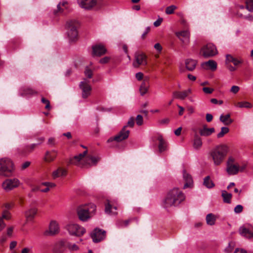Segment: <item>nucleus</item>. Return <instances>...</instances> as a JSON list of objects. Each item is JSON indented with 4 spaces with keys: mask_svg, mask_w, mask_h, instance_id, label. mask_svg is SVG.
Masks as SVG:
<instances>
[{
    "mask_svg": "<svg viewBox=\"0 0 253 253\" xmlns=\"http://www.w3.org/2000/svg\"><path fill=\"white\" fill-rule=\"evenodd\" d=\"M146 56L143 53L137 52L134 55V60L133 62V66L135 68L138 67L140 65L147 64Z\"/></svg>",
    "mask_w": 253,
    "mask_h": 253,
    "instance_id": "12",
    "label": "nucleus"
},
{
    "mask_svg": "<svg viewBox=\"0 0 253 253\" xmlns=\"http://www.w3.org/2000/svg\"><path fill=\"white\" fill-rule=\"evenodd\" d=\"M106 236V232L98 228L94 230L91 237L93 241L95 243L99 242L103 240Z\"/></svg>",
    "mask_w": 253,
    "mask_h": 253,
    "instance_id": "13",
    "label": "nucleus"
},
{
    "mask_svg": "<svg viewBox=\"0 0 253 253\" xmlns=\"http://www.w3.org/2000/svg\"><path fill=\"white\" fill-rule=\"evenodd\" d=\"M177 8V7L174 5H171L167 7L166 9V13L167 14H171L173 13L174 10Z\"/></svg>",
    "mask_w": 253,
    "mask_h": 253,
    "instance_id": "45",
    "label": "nucleus"
},
{
    "mask_svg": "<svg viewBox=\"0 0 253 253\" xmlns=\"http://www.w3.org/2000/svg\"><path fill=\"white\" fill-rule=\"evenodd\" d=\"M215 131L213 127L208 128L206 126H204L203 128L200 130V134L201 136H208L211 135Z\"/></svg>",
    "mask_w": 253,
    "mask_h": 253,
    "instance_id": "31",
    "label": "nucleus"
},
{
    "mask_svg": "<svg viewBox=\"0 0 253 253\" xmlns=\"http://www.w3.org/2000/svg\"><path fill=\"white\" fill-rule=\"evenodd\" d=\"M243 206L241 205H238L235 207V208L234 209V211L236 213H241L243 211Z\"/></svg>",
    "mask_w": 253,
    "mask_h": 253,
    "instance_id": "51",
    "label": "nucleus"
},
{
    "mask_svg": "<svg viewBox=\"0 0 253 253\" xmlns=\"http://www.w3.org/2000/svg\"><path fill=\"white\" fill-rule=\"evenodd\" d=\"M154 48L159 52L161 51L162 47L159 43H157L154 45Z\"/></svg>",
    "mask_w": 253,
    "mask_h": 253,
    "instance_id": "63",
    "label": "nucleus"
},
{
    "mask_svg": "<svg viewBox=\"0 0 253 253\" xmlns=\"http://www.w3.org/2000/svg\"><path fill=\"white\" fill-rule=\"evenodd\" d=\"M67 5V2L65 1H63L59 3L57 5V9L54 11V14L55 15H58L59 14L62 13L64 11V9L61 8V6L64 7L65 8H66Z\"/></svg>",
    "mask_w": 253,
    "mask_h": 253,
    "instance_id": "35",
    "label": "nucleus"
},
{
    "mask_svg": "<svg viewBox=\"0 0 253 253\" xmlns=\"http://www.w3.org/2000/svg\"><path fill=\"white\" fill-rule=\"evenodd\" d=\"M216 218L212 213H209L206 216V222L210 225H213L215 224Z\"/></svg>",
    "mask_w": 253,
    "mask_h": 253,
    "instance_id": "36",
    "label": "nucleus"
},
{
    "mask_svg": "<svg viewBox=\"0 0 253 253\" xmlns=\"http://www.w3.org/2000/svg\"><path fill=\"white\" fill-rule=\"evenodd\" d=\"M236 106L239 108H250L252 106L249 102L242 101L237 103Z\"/></svg>",
    "mask_w": 253,
    "mask_h": 253,
    "instance_id": "41",
    "label": "nucleus"
},
{
    "mask_svg": "<svg viewBox=\"0 0 253 253\" xmlns=\"http://www.w3.org/2000/svg\"><path fill=\"white\" fill-rule=\"evenodd\" d=\"M67 241L61 240L57 242L53 248L54 253H63L67 248Z\"/></svg>",
    "mask_w": 253,
    "mask_h": 253,
    "instance_id": "17",
    "label": "nucleus"
},
{
    "mask_svg": "<svg viewBox=\"0 0 253 253\" xmlns=\"http://www.w3.org/2000/svg\"><path fill=\"white\" fill-rule=\"evenodd\" d=\"M87 153V150H85L83 153L75 156L70 159V163L81 167L95 165L99 159L92 156L85 157Z\"/></svg>",
    "mask_w": 253,
    "mask_h": 253,
    "instance_id": "2",
    "label": "nucleus"
},
{
    "mask_svg": "<svg viewBox=\"0 0 253 253\" xmlns=\"http://www.w3.org/2000/svg\"><path fill=\"white\" fill-rule=\"evenodd\" d=\"M222 197L223 199V201L224 203H231V199L232 198V194L230 193H228L226 191H222Z\"/></svg>",
    "mask_w": 253,
    "mask_h": 253,
    "instance_id": "38",
    "label": "nucleus"
},
{
    "mask_svg": "<svg viewBox=\"0 0 253 253\" xmlns=\"http://www.w3.org/2000/svg\"><path fill=\"white\" fill-rule=\"evenodd\" d=\"M148 80V78H145L140 86L139 91L141 95H144L148 91L149 88Z\"/></svg>",
    "mask_w": 253,
    "mask_h": 253,
    "instance_id": "30",
    "label": "nucleus"
},
{
    "mask_svg": "<svg viewBox=\"0 0 253 253\" xmlns=\"http://www.w3.org/2000/svg\"><path fill=\"white\" fill-rule=\"evenodd\" d=\"M127 126H125L120 132L116 135L113 138H110L108 141H112L115 140L117 142H121L127 139L129 136L130 131L126 129Z\"/></svg>",
    "mask_w": 253,
    "mask_h": 253,
    "instance_id": "11",
    "label": "nucleus"
},
{
    "mask_svg": "<svg viewBox=\"0 0 253 253\" xmlns=\"http://www.w3.org/2000/svg\"><path fill=\"white\" fill-rule=\"evenodd\" d=\"M31 163L30 162L27 161L23 163L21 165V169H25L27 168L30 165Z\"/></svg>",
    "mask_w": 253,
    "mask_h": 253,
    "instance_id": "61",
    "label": "nucleus"
},
{
    "mask_svg": "<svg viewBox=\"0 0 253 253\" xmlns=\"http://www.w3.org/2000/svg\"><path fill=\"white\" fill-rule=\"evenodd\" d=\"M240 89V87L238 86L233 85L231 87L230 91L232 93L236 94L237 93Z\"/></svg>",
    "mask_w": 253,
    "mask_h": 253,
    "instance_id": "55",
    "label": "nucleus"
},
{
    "mask_svg": "<svg viewBox=\"0 0 253 253\" xmlns=\"http://www.w3.org/2000/svg\"><path fill=\"white\" fill-rule=\"evenodd\" d=\"M67 228L70 234L77 236H81L85 232V229L84 227L75 223L68 224Z\"/></svg>",
    "mask_w": 253,
    "mask_h": 253,
    "instance_id": "9",
    "label": "nucleus"
},
{
    "mask_svg": "<svg viewBox=\"0 0 253 253\" xmlns=\"http://www.w3.org/2000/svg\"><path fill=\"white\" fill-rule=\"evenodd\" d=\"M59 231V226L58 222L55 220L50 222L49 226V234L54 235L57 234Z\"/></svg>",
    "mask_w": 253,
    "mask_h": 253,
    "instance_id": "23",
    "label": "nucleus"
},
{
    "mask_svg": "<svg viewBox=\"0 0 253 253\" xmlns=\"http://www.w3.org/2000/svg\"><path fill=\"white\" fill-rule=\"evenodd\" d=\"M136 123L138 126H141L143 123V117L140 115H138L136 118Z\"/></svg>",
    "mask_w": 253,
    "mask_h": 253,
    "instance_id": "50",
    "label": "nucleus"
},
{
    "mask_svg": "<svg viewBox=\"0 0 253 253\" xmlns=\"http://www.w3.org/2000/svg\"><path fill=\"white\" fill-rule=\"evenodd\" d=\"M117 210V204H116L113 207L111 204V202L109 200L105 205V212L108 214H112L116 215L117 214L116 211Z\"/></svg>",
    "mask_w": 253,
    "mask_h": 253,
    "instance_id": "27",
    "label": "nucleus"
},
{
    "mask_svg": "<svg viewBox=\"0 0 253 253\" xmlns=\"http://www.w3.org/2000/svg\"><path fill=\"white\" fill-rule=\"evenodd\" d=\"M38 94V92L31 87H24L21 89L20 95L25 96L27 95H34Z\"/></svg>",
    "mask_w": 253,
    "mask_h": 253,
    "instance_id": "28",
    "label": "nucleus"
},
{
    "mask_svg": "<svg viewBox=\"0 0 253 253\" xmlns=\"http://www.w3.org/2000/svg\"><path fill=\"white\" fill-rule=\"evenodd\" d=\"M202 139L198 135H195L193 141V147L195 149H199L202 147Z\"/></svg>",
    "mask_w": 253,
    "mask_h": 253,
    "instance_id": "34",
    "label": "nucleus"
},
{
    "mask_svg": "<svg viewBox=\"0 0 253 253\" xmlns=\"http://www.w3.org/2000/svg\"><path fill=\"white\" fill-rule=\"evenodd\" d=\"M185 198L180 190L174 188L168 192L164 201V206L165 208L177 206L185 200Z\"/></svg>",
    "mask_w": 253,
    "mask_h": 253,
    "instance_id": "1",
    "label": "nucleus"
},
{
    "mask_svg": "<svg viewBox=\"0 0 253 253\" xmlns=\"http://www.w3.org/2000/svg\"><path fill=\"white\" fill-rule=\"evenodd\" d=\"M235 159L233 157H229L227 161L226 166L236 164Z\"/></svg>",
    "mask_w": 253,
    "mask_h": 253,
    "instance_id": "54",
    "label": "nucleus"
},
{
    "mask_svg": "<svg viewBox=\"0 0 253 253\" xmlns=\"http://www.w3.org/2000/svg\"><path fill=\"white\" fill-rule=\"evenodd\" d=\"M203 55L205 57H209L215 55L217 53V50L214 45L209 43L204 46L202 50Z\"/></svg>",
    "mask_w": 253,
    "mask_h": 253,
    "instance_id": "10",
    "label": "nucleus"
},
{
    "mask_svg": "<svg viewBox=\"0 0 253 253\" xmlns=\"http://www.w3.org/2000/svg\"><path fill=\"white\" fill-rule=\"evenodd\" d=\"M183 177L185 182L183 188L185 189L191 187L193 184V179L191 175L187 173L185 170H183Z\"/></svg>",
    "mask_w": 253,
    "mask_h": 253,
    "instance_id": "22",
    "label": "nucleus"
},
{
    "mask_svg": "<svg viewBox=\"0 0 253 253\" xmlns=\"http://www.w3.org/2000/svg\"><path fill=\"white\" fill-rule=\"evenodd\" d=\"M93 55L100 56L106 52V49L102 45H96L92 46Z\"/></svg>",
    "mask_w": 253,
    "mask_h": 253,
    "instance_id": "20",
    "label": "nucleus"
},
{
    "mask_svg": "<svg viewBox=\"0 0 253 253\" xmlns=\"http://www.w3.org/2000/svg\"><path fill=\"white\" fill-rule=\"evenodd\" d=\"M96 206L94 204L90 203L87 205H81L77 209V214L80 220L86 221L94 213Z\"/></svg>",
    "mask_w": 253,
    "mask_h": 253,
    "instance_id": "4",
    "label": "nucleus"
},
{
    "mask_svg": "<svg viewBox=\"0 0 253 253\" xmlns=\"http://www.w3.org/2000/svg\"><path fill=\"white\" fill-rule=\"evenodd\" d=\"M226 171L229 175H236L240 171V166L238 164L226 166Z\"/></svg>",
    "mask_w": 253,
    "mask_h": 253,
    "instance_id": "21",
    "label": "nucleus"
},
{
    "mask_svg": "<svg viewBox=\"0 0 253 253\" xmlns=\"http://www.w3.org/2000/svg\"><path fill=\"white\" fill-rule=\"evenodd\" d=\"M38 210L36 208L32 207L25 212V216L27 222H32L37 214Z\"/></svg>",
    "mask_w": 253,
    "mask_h": 253,
    "instance_id": "16",
    "label": "nucleus"
},
{
    "mask_svg": "<svg viewBox=\"0 0 253 253\" xmlns=\"http://www.w3.org/2000/svg\"><path fill=\"white\" fill-rule=\"evenodd\" d=\"M176 36L185 44H188L190 42V32L188 30L178 32L176 33Z\"/></svg>",
    "mask_w": 253,
    "mask_h": 253,
    "instance_id": "18",
    "label": "nucleus"
},
{
    "mask_svg": "<svg viewBox=\"0 0 253 253\" xmlns=\"http://www.w3.org/2000/svg\"><path fill=\"white\" fill-rule=\"evenodd\" d=\"M97 0H78V3L81 7L87 10H90L95 6Z\"/></svg>",
    "mask_w": 253,
    "mask_h": 253,
    "instance_id": "14",
    "label": "nucleus"
},
{
    "mask_svg": "<svg viewBox=\"0 0 253 253\" xmlns=\"http://www.w3.org/2000/svg\"><path fill=\"white\" fill-rule=\"evenodd\" d=\"M135 77L138 81H141L143 79V74L141 72L137 73L135 74Z\"/></svg>",
    "mask_w": 253,
    "mask_h": 253,
    "instance_id": "58",
    "label": "nucleus"
},
{
    "mask_svg": "<svg viewBox=\"0 0 253 253\" xmlns=\"http://www.w3.org/2000/svg\"><path fill=\"white\" fill-rule=\"evenodd\" d=\"M66 171L65 169L61 168H59L57 170L54 171L52 173L53 177L57 178L60 176L66 175Z\"/></svg>",
    "mask_w": 253,
    "mask_h": 253,
    "instance_id": "37",
    "label": "nucleus"
},
{
    "mask_svg": "<svg viewBox=\"0 0 253 253\" xmlns=\"http://www.w3.org/2000/svg\"><path fill=\"white\" fill-rule=\"evenodd\" d=\"M20 185V181L17 178L6 179L2 183L1 186L4 191L8 192Z\"/></svg>",
    "mask_w": 253,
    "mask_h": 253,
    "instance_id": "7",
    "label": "nucleus"
},
{
    "mask_svg": "<svg viewBox=\"0 0 253 253\" xmlns=\"http://www.w3.org/2000/svg\"><path fill=\"white\" fill-rule=\"evenodd\" d=\"M185 63L186 69L191 71L195 69L197 64V61L191 59H188L185 60Z\"/></svg>",
    "mask_w": 253,
    "mask_h": 253,
    "instance_id": "32",
    "label": "nucleus"
},
{
    "mask_svg": "<svg viewBox=\"0 0 253 253\" xmlns=\"http://www.w3.org/2000/svg\"><path fill=\"white\" fill-rule=\"evenodd\" d=\"M11 213L7 210H5L2 211L1 216H0V218L3 219L9 220L11 218Z\"/></svg>",
    "mask_w": 253,
    "mask_h": 253,
    "instance_id": "42",
    "label": "nucleus"
},
{
    "mask_svg": "<svg viewBox=\"0 0 253 253\" xmlns=\"http://www.w3.org/2000/svg\"><path fill=\"white\" fill-rule=\"evenodd\" d=\"M219 120L225 125H229L233 122V120L231 119L230 115L229 114L225 115H224L223 114L221 115Z\"/></svg>",
    "mask_w": 253,
    "mask_h": 253,
    "instance_id": "33",
    "label": "nucleus"
},
{
    "mask_svg": "<svg viewBox=\"0 0 253 253\" xmlns=\"http://www.w3.org/2000/svg\"><path fill=\"white\" fill-rule=\"evenodd\" d=\"M84 74L88 79H90L92 77V71L86 67L84 71Z\"/></svg>",
    "mask_w": 253,
    "mask_h": 253,
    "instance_id": "49",
    "label": "nucleus"
},
{
    "mask_svg": "<svg viewBox=\"0 0 253 253\" xmlns=\"http://www.w3.org/2000/svg\"><path fill=\"white\" fill-rule=\"evenodd\" d=\"M80 89L82 90V96L84 99L87 98L91 94L92 87L89 84V81L84 79L79 84Z\"/></svg>",
    "mask_w": 253,
    "mask_h": 253,
    "instance_id": "8",
    "label": "nucleus"
},
{
    "mask_svg": "<svg viewBox=\"0 0 253 253\" xmlns=\"http://www.w3.org/2000/svg\"><path fill=\"white\" fill-rule=\"evenodd\" d=\"M130 221V219L121 221L120 222V226H126L128 225V224H129Z\"/></svg>",
    "mask_w": 253,
    "mask_h": 253,
    "instance_id": "60",
    "label": "nucleus"
},
{
    "mask_svg": "<svg viewBox=\"0 0 253 253\" xmlns=\"http://www.w3.org/2000/svg\"><path fill=\"white\" fill-rule=\"evenodd\" d=\"M203 184L208 188H212L214 186L213 182L211 180L209 176L205 177Z\"/></svg>",
    "mask_w": 253,
    "mask_h": 253,
    "instance_id": "40",
    "label": "nucleus"
},
{
    "mask_svg": "<svg viewBox=\"0 0 253 253\" xmlns=\"http://www.w3.org/2000/svg\"><path fill=\"white\" fill-rule=\"evenodd\" d=\"M78 23L76 20H71L67 22L68 35L71 41H74L78 37L77 27Z\"/></svg>",
    "mask_w": 253,
    "mask_h": 253,
    "instance_id": "6",
    "label": "nucleus"
},
{
    "mask_svg": "<svg viewBox=\"0 0 253 253\" xmlns=\"http://www.w3.org/2000/svg\"><path fill=\"white\" fill-rule=\"evenodd\" d=\"M192 93V90L190 88L182 91H175L172 93V96L173 98L179 99L183 100L188 97Z\"/></svg>",
    "mask_w": 253,
    "mask_h": 253,
    "instance_id": "15",
    "label": "nucleus"
},
{
    "mask_svg": "<svg viewBox=\"0 0 253 253\" xmlns=\"http://www.w3.org/2000/svg\"><path fill=\"white\" fill-rule=\"evenodd\" d=\"M162 21H163V18H159L158 20H157L155 22H154V25L155 27H158L159 26H160L161 25Z\"/></svg>",
    "mask_w": 253,
    "mask_h": 253,
    "instance_id": "62",
    "label": "nucleus"
},
{
    "mask_svg": "<svg viewBox=\"0 0 253 253\" xmlns=\"http://www.w3.org/2000/svg\"><path fill=\"white\" fill-rule=\"evenodd\" d=\"M41 101L43 104H44L45 105V108L46 109L48 110L50 109L51 107L50 105V102L48 99L44 97H42Z\"/></svg>",
    "mask_w": 253,
    "mask_h": 253,
    "instance_id": "47",
    "label": "nucleus"
},
{
    "mask_svg": "<svg viewBox=\"0 0 253 253\" xmlns=\"http://www.w3.org/2000/svg\"><path fill=\"white\" fill-rule=\"evenodd\" d=\"M229 131V129L227 127H222L221 128V131L217 134V138H221Z\"/></svg>",
    "mask_w": 253,
    "mask_h": 253,
    "instance_id": "43",
    "label": "nucleus"
},
{
    "mask_svg": "<svg viewBox=\"0 0 253 253\" xmlns=\"http://www.w3.org/2000/svg\"><path fill=\"white\" fill-rule=\"evenodd\" d=\"M239 233L241 235L247 238H253V232L244 227H241L240 228Z\"/></svg>",
    "mask_w": 253,
    "mask_h": 253,
    "instance_id": "29",
    "label": "nucleus"
},
{
    "mask_svg": "<svg viewBox=\"0 0 253 253\" xmlns=\"http://www.w3.org/2000/svg\"><path fill=\"white\" fill-rule=\"evenodd\" d=\"M67 248L71 251H76L79 249V247L75 244H71L67 241Z\"/></svg>",
    "mask_w": 253,
    "mask_h": 253,
    "instance_id": "44",
    "label": "nucleus"
},
{
    "mask_svg": "<svg viewBox=\"0 0 253 253\" xmlns=\"http://www.w3.org/2000/svg\"><path fill=\"white\" fill-rule=\"evenodd\" d=\"M110 59V58L108 56H106L101 59L99 61V63L101 64H105L108 63Z\"/></svg>",
    "mask_w": 253,
    "mask_h": 253,
    "instance_id": "57",
    "label": "nucleus"
},
{
    "mask_svg": "<svg viewBox=\"0 0 253 253\" xmlns=\"http://www.w3.org/2000/svg\"><path fill=\"white\" fill-rule=\"evenodd\" d=\"M229 151L227 145L220 144L212 149L210 153L215 166L220 165L224 161Z\"/></svg>",
    "mask_w": 253,
    "mask_h": 253,
    "instance_id": "3",
    "label": "nucleus"
},
{
    "mask_svg": "<svg viewBox=\"0 0 253 253\" xmlns=\"http://www.w3.org/2000/svg\"><path fill=\"white\" fill-rule=\"evenodd\" d=\"M201 66L205 69H210L212 71H215L217 68V63L213 60H210L207 62L202 63Z\"/></svg>",
    "mask_w": 253,
    "mask_h": 253,
    "instance_id": "24",
    "label": "nucleus"
},
{
    "mask_svg": "<svg viewBox=\"0 0 253 253\" xmlns=\"http://www.w3.org/2000/svg\"><path fill=\"white\" fill-rule=\"evenodd\" d=\"M235 244L233 242H230L228 246L225 249V252L227 253H231L234 248Z\"/></svg>",
    "mask_w": 253,
    "mask_h": 253,
    "instance_id": "48",
    "label": "nucleus"
},
{
    "mask_svg": "<svg viewBox=\"0 0 253 253\" xmlns=\"http://www.w3.org/2000/svg\"><path fill=\"white\" fill-rule=\"evenodd\" d=\"M42 185L45 186L47 187H48L49 189L50 188H53L55 186V184L54 183L52 182H43L42 184Z\"/></svg>",
    "mask_w": 253,
    "mask_h": 253,
    "instance_id": "52",
    "label": "nucleus"
},
{
    "mask_svg": "<svg viewBox=\"0 0 253 253\" xmlns=\"http://www.w3.org/2000/svg\"><path fill=\"white\" fill-rule=\"evenodd\" d=\"M43 141L44 138L42 137L39 139V143L37 144H32L30 145L27 146L25 147V149L28 153H30L34 150L37 145L42 143Z\"/></svg>",
    "mask_w": 253,
    "mask_h": 253,
    "instance_id": "39",
    "label": "nucleus"
},
{
    "mask_svg": "<svg viewBox=\"0 0 253 253\" xmlns=\"http://www.w3.org/2000/svg\"><path fill=\"white\" fill-rule=\"evenodd\" d=\"M203 90L205 93L211 94L213 92V89L211 88L205 87H203Z\"/></svg>",
    "mask_w": 253,
    "mask_h": 253,
    "instance_id": "56",
    "label": "nucleus"
},
{
    "mask_svg": "<svg viewBox=\"0 0 253 253\" xmlns=\"http://www.w3.org/2000/svg\"><path fill=\"white\" fill-rule=\"evenodd\" d=\"M150 28L149 27H147L143 34L141 36V38L142 39H144L147 35V34L150 32Z\"/></svg>",
    "mask_w": 253,
    "mask_h": 253,
    "instance_id": "59",
    "label": "nucleus"
},
{
    "mask_svg": "<svg viewBox=\"0 0 253 253\" xmlns=\"http://www.w3.org/2000/svg\"><path fill=\"white\" fill-rule=\"evenodd\" d=\"M234 253H247L246 251L244 249H241L239 248H237L235 249Z\"/></svg>",
    "mask_w": 253,
    "mask_h": 253,
    "instance_id": "64",
    "label": "nucleus"
},
{
    "mask_svg": "<svg viewBox=\"0 0 253 253\" xmlns=\"http://www.w3.org/2000/svg\"><path fill=\"white\" fill-rule=\"evenodd\" d=\"M14 170V164L8 158L0 159V175L8 176Z\"/></svg>",
    "mask_w": 253,
    "mask_h": 253,
    "instance_id": "5",
    "label": "nucleus"
},
{
    "mask_svg": "<svg viewBox=\"0 0 253 253\" xmlns=\"http://www.w3.org/2000/svg\"><path fill=\"white\" fill-rule=\"evenodd\" d=\"M57 151L55 150L46 151L43 157L45 162L50 163L53 161L56 158Z\"/></svg>",
    "mask_w": 253,
    "mask_h": 253,
    "instance_id": "19",
    "label": "nucleus"
},
{
    "mask_svg": "<svg viewBox=\"0 0 253 253\" xmlns=\"http://www.w3.org/2000/svg\"><path fill=\"white\" fill-rule=\"evenodd\" d=\"M230 63H232L235 66H238L243 63V60L241 59L236 58L230 54H227L225 63L228 64Z\"/></svg>",
    "mask_w": 253,
    "mask_h": 253,
    "instance_id": "26",
    "label": "nucleus"
},
{
    "mask_svg": "<svg viewBox=\"0 0 253 253\" xmlns=\"http://www.w3.org/2000/svg\"><path fill=\"white\" fill-rule=\"evenodd\" d=\"M134 124V119L133 117H130L127 123V127L130 126V127H133Z\"/></svg>",
    "mask_w": 253,
    "mask_h": 253,
    "instance_id": "53",
    "label": "nucleus"
},
{
    "mask_svg": "<svg viewBox=\"0 0 253 253\" xmlns=\"http://www.w3.org/2000/svg\"><path fill=\"white\" fill-rule=\"evenodd\" d=\"M246 8L249 11H253V0H247Z\"/></svg>",
    "mask_w": 253,
    "mask_h": 253,
    "instance_id": "46",
    "label": "nucleus"
},
{
    "mask_svg": "<svg viewBox=\"0 0 253 253\" xmlns=\"http://www.w3.org/2000/svg\"><path fill=\"white\" fill-rule=\"evenodd\" d=\"M157 139L159 141L158 145L159 151L162 153L167 150L168 144L167 142L163 139V136L161 134H158Z\"/></svg>",
    "mask_w": 253,
    "mask_h": 253,
    "instance_id": "25",
    "label": "nucleus"
}]
</instances>
